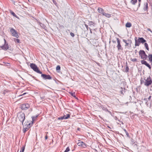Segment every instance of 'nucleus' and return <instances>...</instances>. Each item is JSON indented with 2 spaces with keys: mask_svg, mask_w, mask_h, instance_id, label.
<instances>
[{
  "mask_svg": "<svg viewBox=\"0 0 152 152\" xmlns=\"http://www.w3.org/2000/svg\"><path fill=\"white\" fill-rule=\"evenodd\" d=\"M148 9V4L147 2H146L144 3L143 10L145 11H147Z\"/></svg>",
  "mask_w": 152,
  "mask_h": 152,
  "instance_id": "obj_13",
  "label": "nucleus"
},
{
  "mask_svg": "<svg viewBox=\"0 0 152 152\" xmlns=\"http://www.w3.org/2000/svg\"><path fill=\"white\" fill-rule=\"evenodd\" d=\"M39 24L40 26L42 27L44 29H46V27L44 24H43L42 23H40Z\"/></svg>",
  "mask_w": 152,
  "mask_h": 152,
  "instance_id": "obj_21",
  "label": "nucleus"
},
{
  "mask_svg": "<svg viewBox=\"0 0 152 152\" xmlns=\"http://www.w3.org/2000/svg\"><path fill=\"white\" fill-rule=\"evenodd\" d=\"M97 10L99 13L102 14V15H103V14H104V12L102 8L100 7H99L98 8Z\"/></svg>",
  "mask_w": 152,
  "mask_h": 152,
  "instance_id": "obj_15",
  "label": "nucleus"
},
{
  "mask_svg": "<svg viewBox=\"0 0 152 152\" xmlns=\"http://www.w3.org/2000/svg\"><path fill=\"white\" fill-rule=\"evenodd\" d=\"M14 41L15 42H17V43H20V40L19 39H17L16 38H14Z\"/></svg>",
  "mask_w": 152,
  "mask_h": 152,
  "instance_id": "obj_26",
  "label": "nucleus"
},
{
  "mask_svg": "<svg viewBox=\"0 0 152 152\" xmlns=\"http://www.w3.org/2000/svg\"><path fill=\"white\" fill-rule=\"evenodd\" d=\"M94 23L92 21H90L88 23L89 25L91 27H94Z\"/></svg>",
  "mask_w": 152,
  "mask_h": 152,
  "instance_id": "obj_18",
  "label": "nucleus"
},
{
  "mask_svg": "<svg viewBox=\"0 0 152 152\" xmlns=\"http://www.w3.org/2000/svg\"><path fill=\"white\" fill-rule=\"evenodd\" d=\"M4 45L0 46V47H1L2 49L6 50L8 49L9 47L8 44L6 43L5 39H4Z\"/></svg>",
  "mask_w": 152,
  "mask_h": 152,
  "instance_id": "obj_8",
  "label": "nucleus"
},
{
  "mask_svg": "<svg viewBox=\"0 0 152 152\" xmlns=\"http://www.w3.org/2000/svg\"><path fill=\"white\" fill-rule=\"evenodd\" d=\"M30 66L31 67L35 72L37 73L41 74L42 72L39 70L36 65L34 64H31Z\"/></svg>",
  "mask_w": 152,
  "mask_h": 152,
  "instance_id": "obj_1",
  "label": "nucleus"
},
{
  "mask_svg": "<svg viewBox=\"0 0 152 152\" xmlns=\"http://www.w3.org/2000/svg\"><path fill=\"white\" fill-rule=\"evenodd\" d=\"M45 139L47 140L48 139V136H45Z\"/></svg>",
  "mask_w": 152,
  "mask_h": 152,
  "instance_id": "obj_42",
  "label": "nucleus"
},
{
  "mask_svg": "<svg viewBox=\"0 0 152 152\" xmlns=\"http://www.w3.org/2000/svg\"><path fill=\"white\" fill-rule=\"evenodd\" d=\"M18 117L19 120L23 124V122L25 119V115L23 113H19L18 115Z\"/></svg>",
  "mask_w": 152,
  "mask_h": 152,
  "instance_id": "obj_2",
  "label": "nucleus"
},
{
  "mask_svg": "<svg viewBox=\"0 0 152 152\" xmlns=\"http://www.w3.org/2000/svg\"><path fill=\"white\" fill-rule=\"evenodd\" d=\"M144 79L145 80L144 85L146 86H149L152 83V81L150 76L148 77L147 79H145L144 78Z\"/></svg>",
  "mask_w": 152,
  "mask_h": 152,
  "instance_id": "obj_4",
  "label": "nucleus"
},
{
  "mask_svg": "<svg viewBox=\"0 0 152 152\" xmlns=\"http://www.w3.org/2000/svg\"><path fill=\"white\" fill-rule=\"evenodd\" d=\"M29 107V105L28 104H24L21 105L20 106V108L22 110H26Z\"/></svg>",
  "mask_w": 152,
  "mask_h": 152,
  "instance_id": "obj_7",
  "label": "nucleus"
},
{
  "mask_svg": "<svg viewBox=\"0 0 152 152\" xmlns=\"http://www.w3.org/2000/svg\"><path fill=\"white\" fill-rule=\"evenodd\" d=\"M79 128H78V130H79Z\"/></svg>",
  "mask_w": 152,
  "mask_h": 152,
  "instance_id": "obj_51",
  "label": "nucleus"
},
{
  "mask_svg": "<svg viewBox=\"0 0 152 152\" xmlns=\"http://www.w3.org/2000/svg\"><path fill=\"white\" fill-rule=\"evenodd\" d=\"M41 77L45 80H50L52 79V77L49 75L42 74Z\"/></svg>",
  "mask_w": 152,
  "mask_h": 152,
  "instance_id": "obj_9",
  "label": "nucleus"
},
{
  "mask_svg": "<svg viewBox=\"0 0 152 152\" xmlns=\"http://www.w3.org/2000/svg\"><path fill=\"white\" fill-rule=\"evenodd\" d=\"M124 131L125 132V133L126 134V135L127 137L129 136V133H128V132L126 131L125 129H124Z\"/></svg>",
  "mask_w": 152,
  "mask_h": 152,
  "instance_id": "obj_30",
  "label": "nucleus"
},
{
  "mask_svg": "<svg viewBox=\"0 0 152 152\" xmlns=\"http://www.w3.org/2000/svg\"><path fill=\"white\" fill-rule=\"evenodd\" d=\"M132 26V24L130 23L127 22L126 24V27L130 28Z\"/></svg>",
  "mask_w": 152,
  "mask_h": 152,
  "instance_id": "obj_19",
  "label": "nucleus"
},
{
  "mask_svg": "<svg viewBox=\"0 0 152 152\" xmlns=\"http://www.w3.org/2000/svg\"><path fill=\"white\" fill-rule=\"evenodd\" d=\"M144 45L146 48L147 50H149V48L148 47V44L146 43H145Z\"/></svg>",
  "mask_w": 152,
  "mask_h": 152,
  "instance_id": "obj_22",
  "label": "nucleus"
},
{
  "mask_svg": "<svg viewBox=\"0 0 152 152\" xmlns=\"http://www.w3.org/2000/svg\"><path fill=\"white\" fill-rule=\"evenodd\" d=\"M138 40L140 42L142 43L146 42V40L142 37H139Z\"/></svg>",
  "mask_w": 152,
  "mask_h": 152,
  "instance_id": "obj_14",
  "label": "nucleus"
},
{
  "mask_svg": "<svg viewBox=\"0 0 152 152\" xmlns=\"http://www.w3.org/2000/svg\"><path fill=\"white\" fill-rule=\"evenodd\" d=\"M37 117V116L36 117L34 116H32V119L33 121L34 120V119L35 118H36Z\"/></svg>",
  "mask_w": 152,
  "mask_h": 152,
  "instance_id": "obj_34",
  "label": "nucleus"
},
{
  "mask_svg": "<svg viewBox=\"0 0 152 152\" xmlns=\"http://www.w3.org/2000/svg\"><path fill=\"white\" fill-rule=\"evenodd\" d=\"M151 96H149V97L148 98V99L149 100H150V99H151Z\"/></svg>",
  "mask_w": 152,
  "mask_h": 152,
  "instance_id": "obj_43",
  "label": "nucleus"
},
{
  "mask_svg": "<svg viewBox=\"0 0 152 152\" xmlns=\"http://www.w3.org/2000/svg\"><path fill=\"white\" fill-rule=\"evenodd\" d=\"M10 31L11 32L12 35V36L17 38H18L19 37V36L18 34V32L14 28H11L10 29Z\"/></svg>",
  "mask_w": 152,
  "mask_h": 152,
  "instance_id": "obj_5",
  "label": "nucleus"
},
{
  "mask_svg": "<svg viewBox=\"0 0 152 152\" xmlns=\"http://www.w3.org/2000/svg\"><path fill=\"white\" fill-rule=\"evenodd\" d=\"M128 41H130L131 42V40H128Z\"/></svg>",
  "mask_w": 152,
  "mask_h": 152,
  "instance_id": "obj_49",
  "label": "nucleus"
},
{
  "mask_svg": "<svg viewBox=\"0 0 152 152\" xmlns=\"http://www.w3.org/2000/svg\"><path fill=\"white\" fill-rule=\"evenodd\" d=\"M24 147H23L22 148V151H21V150H20V152H21V151H22V152H23L24 151Z\"/></svg>",
  "mask_w": 152,
  "mask_h": 152,
  "instance_id": "obj_37",
  "label": "nucleus"
},
{
  "mask_svg": "<svg viewBox=\"0 0 152 152\" xmlns=\"http://www.w3.org/2000/svg\"><path fill=\"white\" fill-rule=\"evenodd\" d=\"M12 15L13 16L15 17L16 16V14L13 12H11Z\"/></svg>",
  "mask_w": 152,
  "mask_h": 152,
  "instance_id": "obj_36",
  "label": "nucleus"
},
{
  "mask_svg": "<svg viewBox=\"0 0 152 152\" xmlns=\"http://www.w3.org/2000/svg\"><path fill=\"white\" fill-rule=\"evenodd\" d=\"M70 94H71V95H72V96L74 97H75L76 98V96L75 95V93H73L70 92Z\"/></svg>",
  "mask_w": 152,
  "mask_h": 152,
  "instance_id": "obj_32",
  "label": "nucleus"
},
{
  "mask_svg": "<svg viewBox=\"0 0 152 152\" xmlns=\"http://www.w3.org/2000/svg\"><path fill=\"white\" fill-rule=\"evenodd\" d=\"M141 63L142 64L145 65H146L147 66L148 68L151 69V66L147 63V62L144 60H141Z\"/></svg>",
  "mask_w": 152,
  "mask_h": 152,
  "instance_id": "obj_12",
  "label": "nucleus"
},
{
  "mask_svg": "<svg viewBox=\"0 0 152 152\" xmlns=\"http://www.w3.org/2000/svg\"><path fill=\"white\" fill-rule=\"evenodd\" d=\"M116 39L117 42V45L116 47L118 48V50H122L123 48L121 45L120 41L118 38H117Z\"/></svg>",
  "mask_w": 152,
  "mask_h": 152,
  "instance_id": "obj_6",
  "label": "nucleus"
},
{
  "mask_svg": "<svg viewBox=\"0 0 152 152\" xmlns=\"http://www.w3.org/2000/svg\"><path fill=\"white\" fill-rule=\"evenodd\" d=\"M131 60L133 62H135V61H137V59L136 58H133V59H132V58H131Z\"/></svg>",
  "mask_w": 152,
  "mask_h": 152,
  "instance_id": "obj_29",
  "label": "nucleus"
},
{
  "mask_svg": "<svg viewBox=\"0 0 152 152\" xmlns=\"http://www.w3.org/2000/svg\"><path fill=\"white\" fill-rule=\"evenodd\" d=\"M121 122L122 124H123V123L122 122Z\"/></svg>",
  "mask_w": 152,
  "mask_h": 152,
  "instance_id": "obj_50",
  "label": "nucleus"
},
{
  "mask_svg": "<svg viewBox=\"0 0 152 152\" xmlns=\"http://www.w3.org/2000/svg\"><path fill=\"white\" fill-rule=\"evenodd\" d=\"M123 41L124 42L126 43V45H125V46H128L129 45V43L127 42L126 40L125 39H123Z\"/></svg>",
  "mask_w": 152,
  "mask_h": 152,
  "instance_id": "obj_27",
  "label": "nucleus"
},
{
  "mask_svg": "<svg viewBox=\"0 0 152 152\" xmlns=\"http://www.w3.org/2000/svg\"><path fill=\"white\" fill-rule=\"evenodd\" d=\"M40 98H41L42 99H43V98L42 97H40Z\"/></svg>",
  "mask_w": 152,
  "mask_h": 152,
  "instance_id": "obj_47",
  "label": "nucleus"
},
{
  "mask_svg": "<svg viewBox=\"0 0 152 152\" xmlns=\"http://www.w3.org/2000/svg\"><path fill=\"white\" fill-rule=\"evenodd\" d=\"M137 39V37H135V46H139L140 45V42H139V41L138 40V41H137L136 39Z\"/></svg>",
  "mask_w": 152,
  "mask_h": 152,
  "instance_id": "obj_16",
  "label": "nucleus"
},
{
  "mask_svg": "<svg viewBox=\"0 0 152 152\" xmlns=\"http://www.w3.org/2000/svg\"><path fill=\"white\" fill-rule=\"evenodd\" d=\"M147 30L148 31H151H151H152L151 30V29H150V28H148L147 29Z\"/></svg>",
  "mask_w": 152,
  "mask_h": 152,
  "instance_id": "obj_40",
  "label": "nucleus"
},
{
  "mask_svg": "<svg viewBox=\"0 0 152 152\" xmlns=\"http://www.w3.org/2000/svg\"><path fill=\"white\" fill-rule=\"evenodd\" d=\"M137 2V0H132L131 1V2L133 4H135Z\"/></svg>",
  "mask_w": 152,
  "mask_h": 152,
  "instance_id": "obj_23",
  "label": "nucleus"
},
{
  "mask_svg": "<svg viewBox=\"0 0 152 152\" xmlns=\"http://www.w3.org/2000/svg\"><path fill=\"white\" fill-rule=\"evenodd\" d=\"M138 1L140 2L141 1V0H138Z\"/></svg>",
  "mask_w": 152,
  "mask_h": 152,
  "instance_id": "obj_48",
  "label": "nucleus"
},
{
  "mask_svg": "<svg viewBox=\"0 0 152 152\" xmlns=\"http://www.w3.org/2000/svg\"><path fill=\"white\" fill-rule=\"evenodd\" d=\"M89 30L91 32V29L90 28H89Z\"/></svg>",
  "mask_w": 152,
  "mask_h": 152,
  "instance_id": "obj_45",
  "label": "nucleus"
},
{
  "mask_svg": "<svg viewBox=\"0 0 152 152\" xmlns=\"http://www.w3.org/2000/svg\"><path fill=\"white\" fill-rule=\"evenodd\" d=\"M148 58L149 61L152 62V55L150 54L148 56Z\"/></svg>",
  "mask_w": 152,
  "mask_h": 152,
  "instance_id": "obj_20",
  "label": "nucleus"
},
{
  "mask_svg": "<svg viewBox=\"0 0 152 152\" xmlns=\"http://www.w3.org/2000/svg\"><path fill=\"white\" fill-rule=\"evenodd\" d=\"M139 7H140V4L141 1L140 2L139 1Z\"/></svg>",
  "mask_w": 152,
  "mask_h": 152,
  "instance_id": "obj_44",
  "label": "nucleus"
},
{
  "mask_svg": "<svg viewBox=\"0 0 152 152\" xmlns=\"http://www.w3.org/2000/svg\"><path fill=\"white\" fill-rule=\"evenodd\" d=\"M143 100H144V101L145 102V104H146L148 106V101L147 100V98H144L143 99Z\"/></svg>",
  "mask_w": 152,
  "mask_h": 152,
  "instance_id": "obj_24",
  "label": "nucleus"
},
{
  "mask_svg": "<svg viewBox=\"0 0 152 152\" xmlns=\"http://www.w3.org/2000/svg\"><path fill=\"white\" fill-rule=\"evenodd\" d=\"M103 15L105 16L107 18H110L111 17V14L109 13H107L105 12H104V14H103Z\"/></svg>",
  "mask_w": 152,
  "mask_h": 152,
  "instance_id": "obj_17",
  "label": "nucleus"
},
{
  "mask_svg": "<svg viewBox=\"0 0 152 152\" xmlns=\"http://www.w3.org/2000/svg\"><path fill=\"white\" fill-rule=\"evenodd\" d=\"M85 26L87 30H88V27L87 25L85 24Z\"/></svg>",
  "mask_w": 152,
  "mask_h": 152,
  "instance_id": "obj_38",
  "label": "nucleus"
},
{
  "mask_svg": "<svg viewBox=\"0 0 152 152\" xmlns=\"http://www.w3.org/2000/svg\"><path fill=\"white\" fill-rule=\"evenodd\" d=\"M112 42H113V43L116 42L115 41H112Z\"/></svg>",
  "mask_w": 152,
  "mask_h": 152,
  "instance_id": "obj_46",
  "label": "nucleus"
},
{
  "mask_svg": "<svg viewBox=\"0 0 152 152\" xmlns=\"http://www.w3.org/2000/svg\"><path fill=\"white\" fill-rule=\"evenodd\" d=\"M139 54L142 59L145 60L147 58V56L144 50H140L139 52Z\"/></svg>",
  "mask_w": 152,
  "mask_h": 152,
  "instance_id": "obj_3",
  "label": "nucleus"
},
{
  "mask_svg": "<svg viewBox=\"0 0 152 152\" xmlns=\"http://www.w3.org/2000/svg\"><path fill=\"white\" fill-rule=\"evenodd\" d=\"M129 69L128 66H126V68L125 69V71L126 72H128L129 71Z\"/></svg>",
  "mask_w": 152,
  "mask_h": 152,
  "instance_id": "obj_33",
  "label": "nucleus"
},
{
  "mask_svg": "<svg viewBox=\"0 0 152 152\" xmlns=\"http://www.w3.org/2000/svg\"><path fill=\"white\" fill-rule=\"evenodd\" d=\"M53 3L56 5V1L55 0H53Z\"/></svg>",
  "mask_w": 152,
  "mask_h": 152,
  "instance_id": "obj_39",
  "label": "nucleus"
},
{
  "mask_svg": "<svg viewBox=\"0 0 152 152\" xmlns=\"http://www.w3.org/2000/svg\"><path fill=\"white\" fill-rule=\"evenodd\" d=\"M69 147H68L66 148V150L64 151V152H68L69 151Z\"/></svg>",
  "mask_w": 152,
  "mask_h": 152,
  "instance_id": "obj_31",
  "label": "nucleus"
},
{
  "mask_svg": "<svg viewBox=\"0 0 152 152\" xmlns=\"http://www.w3.org/2000/svg\"><path fill=\"white\" fill-rule=\"evenodd\" d=\"M77 144L78 146H81L83 148H85L86 146V144L80 140L78 141Z\"/></svg>",
  "mask_w": 152,
  "mask_h": 152,
  "instance_id": "obj_10",
  "label": "nucleus"
},
{
  "mask_svg": "<svg viewBox=\"0 0 152 152\" xmlns=\"http://www.w3.org/2000/svg\"><path fill=\"white\" fill-rule=\"evenodd\" d=\"M56 70L58 71H60V67L59 65H58L56 68Z\"/></svg>",
  "mask_w": 152,
  "mask_h": 152,
  "instance_id": "obj_25",
  "label": "nucleus"
},
{
  "mask_svg": "<svg viewBox=\"0 0 152 152\" xmlns=\"http://www.w3.org/2000/svg\"><path fill=\"white\" fill-rule=\"evenodd\" d=\"M26 93H24L23 94L20 95L19 96H23V95H24V94H26Z\"/></svg>",
  "mask_w": 152,
  "mask_h": 152,
  "instance_id": "obj_41",
  "label": "nucleus"
},
{
  "mask_svg": "<svg viewBox=\"0 0 152 152\" xmlns=\"http://www.w3.org/2000/svg\"><path fill=\"white\" fill-rule=\"evenodd\" d=\"M70 117V115L69 114H67L66 115H64L63 116L61 117L58 118L59 120H63L67 119Z\"/></svg>",
  "mask_w": 152,
  "mask_h": 152,
  "instance_id": "obj_11",
  "label": "nucleus"
},
{
  "mask_svg": "<svg viewBox=\"0 0 152 152\" xmlns=\"http://www.w3.org/2000/svg\"><path fill=\"white\" fill-rule=\"evenodd\" d=\"M28 130V128L27 127H25L23 129V132H25L27 131Z\"/></svg>",
  "mask_w": 152,
  "mask_h": 152,
  "instance_id": "obj_28",
  "label": "nucleus"
},
{
  "mask_svg": "<svg viewBox=\"0 0 152 152\" xmlns=\"http://www.w3.org/2000/svg\"><path fill=\"white\" fill-rule=\"evenodd\" d=\"M70 34L71 36L72 37H74L75 36L74 34L72 32L70 33Z\"/></svg>",
  "mask_w": 152,
  "mask_h": 152,
  "instance_id": "obj_35",
  "label": "nucleus"
}]
</instances>
